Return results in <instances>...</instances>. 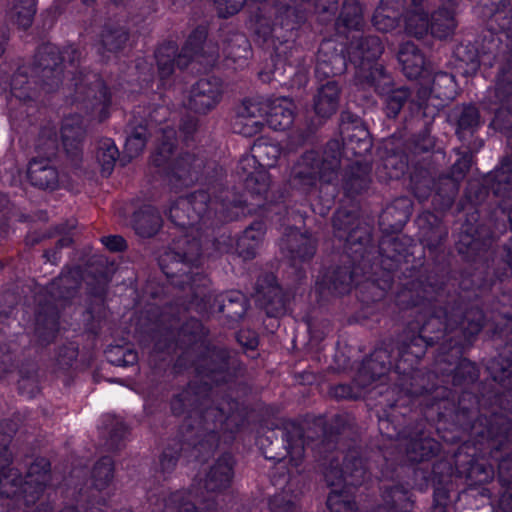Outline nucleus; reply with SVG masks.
Listing matches in <instances>:
<instances>
[{
  "label": "nucleus",
  "instance_id": "30",
  "mask_svg": "<svg viewBox=\"0 0 512 512\" xmlns=\"http://www.w3.org/2000/svg\"><path fill=\"white\" fill-rule=\"evenodd\" d=\"M284 255L293 266L310 261L316 252V241L309 235L291 231L281 242Z\"/></svg>",
  "mask_w": 512,
  "mask_h": 512
},
{
  "label": "nucleus",
  "instance_id": "22",
  "mask_svg": "<svg viewBox=\"0 0 512 512\" xmlns=\"http://www.w3.org/2000/svg\"><path fill=\"white\" fill-rule=\"evenodd\" d=\"M419 239L423 247L431 254H437L443 250L448 237V228L442 220L431 212H424L417 219Z\"/></svg>",
  "mask_w": 512,
  "mask_h": 512
},
{
  "label": "nucleus",
  "instance_id": "56",
  "mask_svg": "<svg viewBox=\"0 0 512 512\" xmlns=\"http://www.w3.org/2000/svg\"><path fill=\"white\" fill-rule=\"evenodd\" d=\"M95 158L101 167L102 175L109 176L119 158V151L114 141L110 138L99 140L95 151Z\"/></svg>",
  "mask_w": 512,
  "mask_h": 512
},
{
  "label": "nucleus",
  "instance_id": "58",
  "mask_svg": "<svg viewBox=\"0 0 512 512\" xmlns=\"http://www.w3.org/2000/svg\"><path fill=\"white\" fill-rule=\"evenodd\" d=\"M384 96L385 114L388 118L395 119L411 99L412 92L407 86H394L391 91H388Z\"/></svg>",
  "mask_w": 512,
  "mask_h": 512
},
{
  "label": "nucleus",
  "instance_id": "45",
  "mask_svg": "<svg viewBox=\"0 0 512 512\" xmlns=\"http://www.w3.org/2000/svg\"><path fill=\"white\" fill-rule=\"evenodd\" d=\"M371 169L368 162L356 161L348 166L343 177V188L348 196L354 197L369 189Z\"/></svg>",
  "mask_w": 512,
  "mask_h": 512
},
{
  "label": "nucleus",
  "instance_id": "40",
  "mask_svg": "<svg viewBox=\"0 0 512 512\" xmlns=\"http://www.w3.org/2000/svg\"><path fill=\"white\" fill-rule=\"evenodd\" d=\"M222 53L226 60L244 66L252 56V47L244 33L228 31L222 39Z\"/></svg>",
  "mask_w": 512,
  "mask_h": 512
},
{
  "label": "nucleus",
  "instance_id": "19",
  "mask_svg": "<svg viewBox=\"0 0 512 512\" xmlns=\"http://www.w3.org/2000/svg\"><path fill=\"white\" fill-rule=\"evenodd\" d=\"M223 89L219 78L199 79L190 89L188 108L197 114H207L220 103Z\"/></svg>",
  "mask_w": 512,
  "mask_h": 512
},
{
  "label": "nucleus",
  "instance_id": "44",
  "mask_svg": "<svg viewBox=\"0 0 512 512\" xmlns=\"http://www.w3.org/2000/svg\"><path fill=\"white\" fill-rule=\"evenodd\" d=\"M50 479V462L46 458L35 459L30 464L24 479V491L30 492L32 503L39 498Z\"/></svg>",
  "mask_w": 512,
  "mask_h": 512
},
{
  "label": "nucleus",
  "instance_id": "35",
  "mask_svg": "<svg viewBox=\"0 0 512 512\" xmlns=\"http://www.w3.org/2000/svg\"><path fill=\"white\" fill-rule=\"evenodd\" d=\"M392 368V355L388 347L376 348L359 369V381L364 385L385 376Z\"/></svg>",
  "mask_w": 512,
  "mask_h": 512
},
{
  "label": "nucleus",
  "instance_id": "18",
  "mask_svg": "<svg viewBox=\"0 0 512 512\" xmlns=\"http://www.w3.org/2000/svg\"><path fill=\"white\" fill-rule=\"evenodd\" d=\"M347 69L344 47L333 40H323L317 53L315 75L319 80L335 79Z\"/></svg>",
  "mask_w": 512,
  "mask_h": 512
},
{
  "label": "nucleus",
  "instance_id": "55",
  "mask_svg": "<svg viewBox=\"0 0 512 512\" xmlns=\"http://www.w3.org/2000/svg\"><path fill=\"white\" fill-rule=\"evenodd\" d=\"M178 47L175 42H167L160 45L155 51V59L158 67V74L161 79L172 75L177 66Z\"/></svg>",
  "mask_w": 512,
  "mask_h": 512
},
{
  "label": "nucleus",
  "instance_id": "26",
  "mask_svg": "<svg viewBox=\"0 0 512 512\" xmlns=\"http://www.w3.org/2000/svg\"><path fill=\"white\" fill-rule=\"evenodd\" d=\"M233 479V461L230 454H224L206 472L201 479V488L208 494H220L227 490Z\"/></svg>",
  "mask_w": 512,
  "mask_h": 512
},
{
  "label": "nucleus",
  "instance_id": "41",
  "mask_svg": "<svg viewBox=\"0 0 512 512\" xmlns=\"http://www.w3.org/2000/svg\"><path fill=\"white\" fill-rule=\"evenodd\" d=\"M412 8L407 13L405 30L407 34L421 39L430 30L429 14L434 7L431 0H411Z\"/></svg>",
  "mask_w": 512,
  "mask_h": 512
},
{
  "label": "nucleus",
  "instance_id": "7",
  "mask_svg": "<svg viewBox=\"0 0 512 512\" xmlns=\"http://www.w3.org/2000/svg\"><path fill=\"white\" fill-rule=\"evenodd\" d=\"M443 312V342L435 360V370L450 376L455 366L464 359L463 353L471 347L485 323L483 311L469 306L460 297H450Z\"/></svg>",
  "mask_w": 512,
  "mask_h": 512
},
{
  "label": "nucleus",
  "instance_id": "14",
  "mask_svg": "<svg viewBox=\"0 0 512 512\" xmlns=\"http://www.w3.org/2000/svg\"><path fill=\"white\" fill-rule=\"evenodd\" d=\"M30 72L37 79L39 87L46 92L58 89L64 76V56L59 48L51 43L39 46Z\"/></svg>",
  "mask_w": 512,
  "mask_h": 512
},
{
  "label": "nucleus",
  "instance_id": "5",
  "mask_svg": "<svg viewBox=\"0 0 512 512\" xmlns=\"http://www.w3.org/2000/svg\"><path fill=\"white\" fill-rule=\"evenodd\" d=\"M235 403L223 402L217 407H208L201 415L186 411L187 417L181 424L174 444H170L160 457L163 472L172 471L180 455L195 459L205 458L219 443L220 430L232 431L230 421H234L232 410Z\"/></svg>",
  "mask_w": 512,
  "mask_h": 512
},
{
  "label": "nucleus",
  "instance_id": "61",
  "mask_svg": "<svg viewBox=\"0 0 512 512\" xmlns=\"http://www.w3.org/2000/svg\"><path fill=\"white\" fill-rule=\"evenodd\" d=\"M432 92L435 98L442 102H449L456 96V82L450 73L436 72L431 81Z\"/></svg>",
  "mask_w": 512,
  "mask_h": 512
},
{
  "label": "nucleus",
  "instance_id": "36",
  "mask_svg": "<svg viewBox=\"0 0 512 512\" xmlns=\"http://www.w3.org/2000/svg\"><path fill=\"white\" fill-rule=\"evenodd\" d=\"M83 279L80 267L70 268L62 272L47 286L48 293L55 300H70L78 294Z\"/></svg>",
  "mask_w": 512,
  "mask_h": 512
},
{
  "label": "nucleus",
  "instance_id": "38",
  "mask_svg": "<svg viewBox=\"0 0 512 512\" xmlns=\"http://www.w3.org/2000/svg\"><path fill=\"white\" fill-rule=\"evenodd\" d=\"M275 25L269 29L272 36V43L274 54L280 58L285 59L287 62L295 61V65L299 64V57L295 54L299 52V49L295 46L294 37L297 30H288L286 24H283L276 16Z\"/></svg>",
  "mask_w": 512,
  "mask_h": 512
},
{
  "label": "nucleus",
  "instance_id": "50",
  "mask_svg": "<svg viewBox=\"0 0 512 512\" xmlns=\"http://www.w3.org/2000/svg\"><path fill=\"white\" fill-rule=\"evenodd\" d=\"M435 192L432 204L438 211L449 210L455 202L459 192L460 183L453 180L449 175H440L435 182Z\"/></svg>",
  "mask_w": 512,
  "mask_h": 512
},
{
  "label": "nucleus",
  "instance_id": "39",
  "mask_svg": "<svg viewBox=\"0 0 512 512\" xmlns=\"http://www.w3.org/2000/svg\"><path fill=\"white\" fill-rule=\"evenodd\" d=\"M406 457L410 462H422L435 456L439 451V443L418 430L404 439Z\"/></svg>",
  "mask_w": 512,
  "mask_h": 512
},
{
  "label": "nucleus",
  "instance_id": "28",
  "mask_svg": "<svg viewBox=\"0 0 512 512\" xmlns=\"http://www.w3.org/2000/svg\"><path fill=\"white\" fill-rule=\"evenodd\" d=\"M412 202L408 197H398L388 204L379 215V227L383 234L400 232L409 220Z\"/></svg>",
  "mask_w": 512,
  "mask_h": 512
},
{
  "label": "nucleus",
  "instance_id": "37",
  "mask_svg": "<svg viewBox=\"0 0 512 512\" xmlns=\"http://www.w3.org/2000/svg\"><path fill=\"white\" fill-rule=\"evenodd\" d=\"M59 331V312L54 304L40 305L35 319V335L40 345L52 343Z\"/></svg>",
  "mask_w": 512,
  "mask_h": 512
},
{
  "label": "nucleus",
  "instance_id": "57",
  "mask_svg": "<svg viewBox=\"0 0 512 512\" xmlns=\"http://www.w3.org/2000/svg\"><path fill=\"white\" fill-rule=\"evenodd\" d=\"M294 121L292 109L283 103H274L267 108L265 123L275 131L288 129Z\"/></svg>",
  "mask_w": 512,
  "mask_h": 512
},
{
  "label": "nucleus",
  "instance_id": "25",
  "mask_svg": "<svg viewBox=\"0 0 512 512\" xmlns=\"http://www.w3.org/2000/svg\"><path fill=\"white\" fill-rule=\"evenodd\" d=\"M6 454L7 463L0 466V494L6 498H12L19 493L24 494L27 504L32 503L30 492L24 491V480L19 471L10 467L12 463V454L8 449V440L6 436L0 439V453Z\"/></svg>",
  "mask_w": 512,
  "mask_h": 512
},
{
  "label": "nucleus",
  "instance_id": "16",
  "mask_svg": "<svg viewBox=\"0 0 512 512\" xmlns=\"http://www.w3.org/2000/svg\"><path fill=\"white\" fill-rule=\"evenodd\" d=\"M215 497H205L192 490L175 491L164 497L151 512H217Z\"/></svg>",
  "mask_w": 512,
  "mask_h": 512
},
{
  "label": "nucleus",
  "instance_id": "62",
  "mask_svg": "<svg viewBox=\"0 0 512 512\" xmlns=\"http://www.w3.org/2000/svg\"><path fill=\"white\" fill-rule=\"evenodd\" d=\"M58 148L59 143L56 130L50 127L41 129L35 143V149L38 153L36 158L52 160L57 155Z\"/></svg>",
  "mask_w": 512,
  "mask_h": 512
},
{
  "label": "nucleus",
  "instance_id": "32",
  "mask_svg": "<svg viewBox=\"0 0 512 512\" xmlns=\"http://www.w3.org/2000/svg\"><path fill=\"white\" fill-rule=\"evenodd\" d=\"M341 88L336 79L327 80L318 87L313 97V110L319 123L326 121L336 113L339 107Z\"/></svg>",
  "mask_w": 512,
  "mask_h": 512
},
{
  "label": "nucleus",
  "instance_id": "3",
  "mask_svg": "<svg viewBox=\"0 0 512 512\" xmlns=\"http://www.w3.org/2000/svg\"><path fill=\"white\" fill-rule=\"evenodd\" d=\"M507 164L496 167L481 180L468 182L465 190L466 200L473 206L461 224L456 249L468 261H476L491 245L492 224L490 212L497 207V202L510 193Z\"/></svg>",
  "mask_w": 512,
  "mask_h": 512
},
{
  "label": "nucleus",
  "instance_id": "11",
  "mask_svg": "<svg viewBox=\"0 0 512 512\" xmlns=\"http://www.w3.org/2000/svg\"><path fill=\"white\" fill-rule=\"evenodd\" d=\"M64 62L72 68L74 81V102L81 105L87 112L100 108L101 111L110 105L111 96L102 78L91 71L78 70L83 60L82 51L68 46L61 51Z\"/></svg>",
  "mask_w": 512,
  "mask_h": 512
},
{
  "label": "nucleus",
  "instance_id": "51",
  "mask_svg": "<svg viewBox=\"0 0 512 512\" xmlns=\"http://www.w3.org/2000/svg\"><path fill=\"white\" fill-rule=\"evenodd\" d=\"M208 30L205 25L197 26L188 36L181 52L177 57V67L186 68L191 60L198 55H204V44L206 42Z\"/></svg>",
  "mask_w": 512,
  "mask_h": 512
},
{
  "label": "nucleus",
  "instance_id": "20",
  "mask_svg": "<svg viewBox=\"0 0 512 512\" xmlns=\"http://www.w3.org/2000/svg\"><path fill=\"white\" fill-rule=\"evenodd\" d=\"M456 471L459 477L465 478L469 486L483 485L494 478V469L483 457L464 455L462 450L456 454Z\"/></svg>",
  "mask_w": 512,
  "mask_h": 512
},
{
  "label": "nucleus",
  "instance_id": "48",
  "mask_svg": "<svg viewBox=\"0 0 512 512\" xmlns=\"http://www.w3.org/2000/svg\"><path fill=\"white\" fill-rule=\"evenodd\" d=\"M365 25L363 9L357 0H344L340 14L335 22L339 34L347 31H360Z\"/></svg>",
  "mask_w": 512,
  "mask_h": 512
},
{
  "label": "nucleus",
  "instance_id": "15",
  "mask_svg": "<svg viewBox=\"0 0 512 512\" xmlns=\"http://www.w3.org/2000/svg\"><path fill=\"white\" fill-rule=\"evenodd\" d=\"M114 477V462L109 456L100 458L91 472L92 484L79 490L78 502L86 512H104L107 504L106 494L103 493Z\"/></svg>",
  "mask_w": 512,
  "mask_h": 512
},
{
  "label": "nucleus",
  "instance_id": "23",
  "mask_svg": "<svg viewBox=\"0 0 512 512\" xmlns=\"http://www.w3.org/2000/svg\"><path fill=\"white\" fill-rule=\"evenodd\" d=\"M85 127L81 116L75 114L64 118L61 127V137L64 150L74 166H79L83 156V140Z\"/></svg>",
  "mask_w": 512,
  "mask_h": 512
},
{
  "label": "nucleus",
  "instance_id": "33",
  "mask_svg": "<svg viewBox=\"0 0 512 512\" xmlns=\"http://www.w3.org/2000/svg\"><path fill=\"white\" fill-rule=\"evenodd\" d=\"M30 184L41 190L54 191L59 186V171L48 158H33L28 165Z\"/></svg>",
  "mask_w": 512,
  "mask_h": 512
},
{
  "label": "nucleus",
  "instance_id": "60",
  "mask_svg": "<svg viewBox=\"0 0 512 512\" xmlns=\"http://www.w3.org/2000/svg\"><path fill=\"white\" fill-rule=\"evenodd\" d=\"M487 369L492 379L507 390L505 397H512V362L503 357L494 358Z\"/></svg>",
  "mask_w": 512,
  "mask_h": 512
},
{
  "label": "nucleus",
  "instance_id": "54",
  "mask_svg": "<svg viewBox=\"0 0 512 512\" xmlns=\"http://www.w3.org/2000/svg\"><path fill=\"white\" fill-rule=\"evenodd\" d=\"M129 39V31L116 23H106L100 35L102 47L111 53L121 51Z\"/></svg>",
  "mask_w": 512,
  "mask_h": 512
},
{
  "label": "nucleus",
  "instance_id": "9",
  "mask_svg": "<svg viewBox=\"0 0 512 512\" xmlns=\"http://www.w3.org/2000/svg\"><path fill=\"white\" fill-rule=\"evenodd\" d=\"M202 255V242L197 234H184L177 237L172 247L161 255L159 265L170 279H178L181 286H196L204 280L198 271Z\"/></svg>",
  "mask_w": 512,
  "mask_h": 512
},
{
  "label": "nucleus",
  "instance_id": "24",
  "mask_svg": "<svg viewBox=\"0 0 512 512\" xmlns=\"http://www.w3.org/2000/svg\"><path fill=\"white\" fill-rule=\"evenodd\" d=\"M125 152L130 158L137 157L153 134V126L145 117V110L138 108L126 126Z\"/></svg>",
  "mask_w": 512,
  "mask_h": 512
},
{
  "label": "nucleus",
  "instance_id": "1",
  "mask_svg": "<svg viewBox=\"0 0 512 512\" xmlns=\"http://www.w3.org/2000/svg\"><path fill=\"white\" fill-rule=\"evenodd\" d=\"M208 330L201 321L195 318L187 320L180 327L175 343L173 340L155 343L159 351L170 350L172 346L178 347L182 353L178 356L175 367H193L201 381L190 382L186 388L174 395L171 399V410L176 416L184 415L191 411L201 415L208 407L220 406L223 402L235 403L232 410L234 421H230L232 431L240 425L237 413L238 403L232 399H221L215 403L211 399L213 394L210 382L221 384L228 383L238 376L242 370L241 362L227 348L209 343L206 340Z\"/></svg>",
  "mask_w": 512,
  "mask_h": 512
},
{
  "label": "nucleus",
  "instance_id": "6",
  "mask_svg": "<svg viewBox=\"0 0 512 512\" xmlns=\"http://www.w3.org/2000/svg\"><path fill=\"white\" fill-rule=\"evenodd\" d=\"M453 420L480 441L486 440L492 458L498 461L500 483L512 482V424L505 414L478 415L476 397L468 392L459 397Z\"/></svg>",
  "mask_w": 512,
  "mask_h": 512
},
{
  "label": "nucleus",
  "instance_id": "46",
  "mask_svg": "<svg viewBox=\"0 0 512 512\" xmlns=\"http://www.w3.org/2000/svg\"><path fill=\"white\" fill-rule=\"evenodd\" d=\"M403 74L410 80L422 77L425 72V57L411 41L401 44L397 53Z\"/></svg>",
  "mask_w": 512,
  "mask_h": 512
},
{
  "label": "nucleus",
  "instance_id": "10",
  "mask_svg": "<svg viewBox=\"0 0 512 512\" xmlns=\"http://www.w3.org/2000/svg\"><path fill=\"white\" fill-rule=\"evenodd\" d=\"M242 203V200L228 190L221 191L214 201L210 199L207 191L198 190L173 202L168 210V218L181 230L193 229L205 217H209L212 209L217 211L218 204L224 210L230 206L239 207Z\"/></svg>",
  "mask_w": 512,
  "mask_h": 512
},
{
  "label": "nucleus",
  "instance_id": "47",
  "mask_svg": "<svg viewBox=\"0 0 512 512\" xmlns=\"http://www.w3.org/2000/svg\"><path fill=\"white\" fill-rule=\"evenodd\" d=\"M266 231L265 223L262 220L252 222L237 239V251L244 259H252L256 256L264 234Z\"/></svg>",
  "mask_w": 512,
  "mask_h": 512
},
{
  "label": "nucleus",
  "instance_id": "27",
  "mask_svg": "<svg viewBox=\"0 0 512 512\" xmlns=\"http://www.w3.org/2000/svg\"><path fill=\"white\" fill-rule=\"evenodd\" d=\"M205 168V159L194 153H181L169 165L170 181L175 179L188 186L198 181Z\"/></svg>",
  "mask_w": 512,
  "mask_h": 512
},
{
  "label": "nucleus",
  "instance_id": "34",
  "mask_svg": "<svg viewBox=\"0 0 512 512\" xmlns=\"http://www.w3.org/2000/svg\"><path fill=\"white\" fill-rule=\"evenodd\" d=\"M449 118L456 126L455 133L461 141L473 136L483 124L480 111L474 104L456 105L450 111Z\"/></svg>",
  "mask_w": 512,
  "mask_h": 512
},
{
  "label": "nucleus",
  "instance_id": "64",
  "mask_svg": "<svg viewBox=\"0 0 512 512\" xmlns=\"http://www.w3.org/2000/svg\"><path fill=\"white\" fill-rule=\"evenodd\" d=\"M495 102L499 103L501 108L512 113V72L510 70L503 72L497 79L494 88Z\"/></svg>",
  "mask_w": 512,
  "mask_h": 512
},
{
  "label": "nucleus",
  "instance_id": "49",
  "mask_svg": "<svg viewBox=\"0 0 512 512\" xmlns=\"http://www.w3.org/2000/svg\"><path fill=\"white\" fill-rule=\"evenodd\" d=\"M161 216L151 206H144L134 212L131 218V226L135 233L142 238L154 236L160 229Z\"/></svg>",
  "mask_w": 512,
  "mask_h": 512
},
{
  "label": "nucleus",
  "instance_id": "17",
  "mask_svg": "<svg viewBox=\"0 0 512 512\" xmlns=\"http://www.w3.org/2000/svg\"><path fill=\"white\" fill-rule=\"evenodd\" d=\"M287 295L276 281V277L269 273L258 278L256 303L270 318H279L286 313Z\"/></svg>",
  "mask_w": 512,
  "mask_h": 512
},
{
  "label": "nucleus",
  "instance_id": "52",
  "mask_svg": "<svg viewBox=\"0 0 512 512\" xmlns=\"http://www.w3.org/2000/svg\"><path fill=\"white\" fill-rule=\"evenodd\" d=\"M30 67H20L11 78V94L23 102L34 101L38 96V81L29 78Z\"/></svg>",
  "mask_w": 512,
  "mask_h": 512
},
{
  "label": "nucleus",
  "instance_id": "4",
  "mask_svg": "<svg viewBox=\"0 0 512 512\" xmlns=\"http://www.w3.org/2000/svg\"><path fill=\"white\" fill-rule=\"evenodd\" d=\"M334 236L345 242V251L354 265L366 273L372 269L375 261L383 270L396 271L413 252L409 251L410 239L402 236L384 234L378 246L372 241V228L363 222L354 212L337 210L332 217Z\"/></svg>",
  "mask_w": 512,
  "mask_h": 512
},
{
  "label": "nucleus",
  "instance_id": "31",
  "mask_svg": "<svg viewBox=\"0 0 512 512\" xmlns=\"http://www.w3.org/2000/svg\"><path fill=\"white\" fill-rule=\"evenodd\" d=\"M350 61L357 67L373 65L384 51L380 37L375 35L362 36L351 40L347 48Z\"/></svg>",
  "mask_w": 512,
  "mask_h": 512
},
{
  "label": "nucleus",
  "instance_id": "21",
  "mask_svg": "<svg viewBox=\"0 0 512 512\" xmlns=\"http://www.w3.org/2000/svg\"><path fill=\"white\" fill-rule=\"evenodd\" d=\"M354 84L362 90L373 89L378 96H384L395 86V81L382 64L374 63L356 68Z\"/></svg>",
  "mask_w": 512,
  "mask_h": 512
},
{
  "label": "nucleus",
  "instance_id": "2",
  "mask_svg": "<svg viewBox=\"0 0 512 512\" xmlns=\"http://www.w3.org/2000/svg\"><path fill=\"white\" fill-rule=\"evenodd\" d=\"M450 297L442 282L435 277L417 278L407 282L397 293L396 302L402 308H419L420 312L428 314V319L419 331L404 332L398 346L399 359L395 362L398 373H407L424 356L429 346L438 343L443 337L444 316Z\"/></svg>",
  "mask_w": 512,
  "mask_h": 512
},
{
  "label": "nucleus",
  "instance_id": "12",
  "mask_svg": "<svg viewBox=\"0 0 512 512\" xmlns=\"http://www.w3.org/2000/svg\"><path fill=\"white\" fill-rule=\"evenodd\" d=\"M263 456L268 460L280 462L288 456L294 466H298L304 455L303 429L294 422L268 429L258 439Z\"/></svg>",
  "mask_w": 512,
  "mask_h": 512
},
{
  "label": "nucleus",
  "instance_id": "8",
  "mask_svg": "<svg viewBox=\"0 0 512 512\" xmlns=\"http://www.w3.org/2000/svg\"><path fill=\"white\" fill-rule=\"evenodd\" d=\"M342 156V144L338 139L329 140L322 153L316 150L304 152L291 169L290 187L308 194L319 181L331 183L337 177Z\"/></svg>",
  "mask_w": 512,
  "mask_h": 512
},
{
  "label": "nucleus",
  "instance_id": "29",
  "mask_svg": "<svg viewBox=\"0 0 512 512\" xmlns=\"http://www.w3.org/2000/svg\"><path fill=\"white\" fill-rule=\"evenodd\" d=\"M359 266L354 265L351 261L350 265H340L330 267L317 282L318 289L321 294L344 295L351 291L354 281L355 269Z\"/></svg>",
  "mask_w": 512,
  "mask_h": 512
},
{
  "label": "nucleus",
  "instance_id": "13",
  "mask_svg": "<svg viewBox=\"0 0 512 512\" xmlns=\"http://www.w3.org/2000/svg\"><path fill=\"white\" fill-rule=\"evenodd\" d=\"M324 480L329 487L360 486L368 478V470L360 452L350 449L332 452L322 464Z\"/></svg>",
  "mask_w": 512,
  "mask_h": 512
},
{
  "label": "nucleus",
  "instance_id": "59",
  "mask_svg": "<svg viewBox=\"0 0 512 512\" xmlns=\"http://www.w3.org/2000/svg\"><path fill=\"white\" fill-rule=\"evenodd\" d=\"M35 13V0H14L7 16L18 27L27 29L31 26Z\"/></svg>",
  "mask_w": 512,
  "mask_h": 512
},
{
  "label": "nucleus",
  "instance_id": "42",
  "mask_svg": "<svg viewBox=\"0 0 512 512\" xmlns=\"http://www.w3.org/2000/svg\"><path fill=\"white\" fill-rule=\"evenodd\" d=\"M246 296L237 290H231L217 295L211 308L222 314L231 322L240 320L247 311Z\"/></svg>",
  "mask_w": 512,
  "mask_h": 512
},
{
  "label": "nucleus",
  "instance_id": "63",
  "mask_svg": "<svg viewBox=\"0 0 512 512\" xmlns=\"http://www.w3.org/2000/svg\"><path fill=\"white\" fill-rule=\"evenodd\" d=\"M489 216L492 230L497 229L501 231L505 229L506 221L509 223L510 229L512 230V187L506 198L497 202V207L490 212Z\"/></svg>",
  "mask_w": 512,
  "mask_h": 512
},
{
  "label": "nucleus",
  "instance_id": "43",
  "mask_svg": "<svg viewBox=\"0 0 512 512\" xmlns=\"http://www.w3.org/2000/svg\"><path fill=\"white\" fill-rule=\"evenodd\" d=\"M339 129L342 137V141H340L342 145L343 142H347L348 144L356 143L359 148H363L364 150H367L370 146L368 130L364 126L361 118L351 112H341Z\"/></svg>",
  "mask_w": 512,
  "mask_h": 512
},
{
  "label": "nucleus",
  "instance_id": "53",
  "mask_svg": "<svg viewBox=\"0 0 512 512\" xmlns=\"http://www.w3.org/2000/svg\"><path fill=\"white\" fill-rule=\"evenodd\" d=\"M456 27L454 9L442 7L436 11L431 10L429 31L434 37L446 39L454 34Z\"/></svg>",
  "mask_w": 512,
  "mask_h": 512
}]
</instances>
